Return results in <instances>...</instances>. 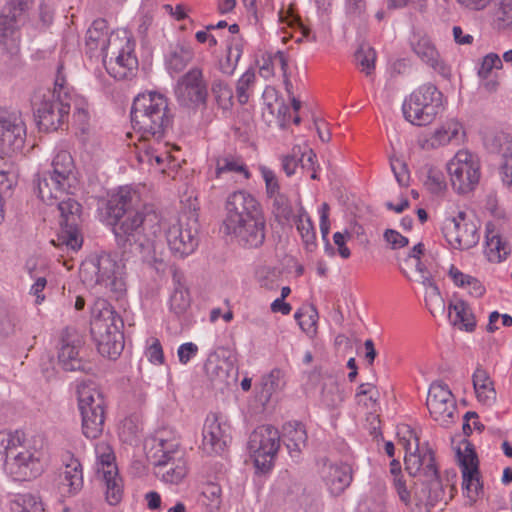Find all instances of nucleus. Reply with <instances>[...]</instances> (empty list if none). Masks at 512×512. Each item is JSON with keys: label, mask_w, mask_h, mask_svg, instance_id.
I'll use <instances>...</instances> for the list:
<instances>
[{"label": "nucleus", "mask_w": 512, "mask_h": 512, "mask_svg": "<svg viewBox=\"0 0 512 512\" xmlns=\"http://www.w3.org/2000/svg\"><path fill=\"white\" fill-rule=\"evenodd\" d=\"M131 121L134 132L127 133V137L137 138L133 145L138 162L147 164L154 172L170 175L179 162L172 155L178 148L162 140L170 123L166 96L155 91L138 94L133 101Z\"/></svg>", "instance_id": "f257e3e1"}, {"label": "nucleus", "mask_w": 512, "mask_h": 512, "mask_svg": "<svg viewBox=\"0 0 512 512\" xmlns=\"http://www.w3.org/2000/svg\"><path fill=\"white\" fill-rule=\"evenodd\" d=\"M86 47L91 53L100 52L110 76L117 80L130 79L138 70L135 41L127 29L109 33L104 19L95 20L86 33Z\"/></svg>", "instance_id": "f03ea898"}, {"label": "nucleus", "mask_w": 512, "mask_h": 512, "mask_svg": "<svg viewBox=\"0 0 512 512\" xmlns=\"http://www.w3.org/2000/svg\"><path fill=\"white\" fill-rule=\"evenodd\" d=\"M222 229L243 247H260L265 240L266 220L257 199L244 190L230 193L225 201Z\"/></svg>", "instance_id": "7ed1b4c3"}, {"label": "nucleus", "mask_w": 512, "mask_h": 512, "mask_svg": "<svg viewBox=\"0 0 512 512\" xmlns=\"http://www.w3.org/2000/svg\"><path fill=\"white\" fill-rule=\"evenodd\" d=\"M5 459L4 473L14 481H30L45 470L47 451L41 439L22 442L18 435L6 434L1 437Z\"/></svg>", "instance_id": "20e7f679"}, {"label": "nucleus", "mask_w": 512, "mask_h": 512, "mask_svg": "<svg viewBox=\"0 0 512 512\" xmlns=\"http://www.w3.org/2000/svg\"><path fill=\"white\" fill-rule=\"evenodd\" d=\"M79 277L86 287L115 299L127 289L125 265L109 253L88 256L80 265Z\"/></svg>", "instance_id": "39448f33"}, {"label": "nucleus", "mask_w": 512, "mask_h": 512, "mask_svg": "<svg viewBox=\"0 0 512 512\" xmlns=\"http://www.w3.org/2000/svg\"><path fill=\"white\" fill-rule=\"evenodd\" d=\"M113 231L117 238L139 246L145 257L157 261L158 248H161V217L153 206L143 205L119 221Z\"/></svg>", "instance_id": "423d86ee"}, {"label": "nucleus", "mask_w": 512, "mask_h": 512, "mask_svg": "<svg viewBox=\"0 0 512 512\" xmlns=\"http://www.w3.org/2000/svg\"><path fill=\"white\" fill-rule=\"evenodd\" d=\"M443 93L432 83H425L414 89L402 104L404 118L413 125L431 124L446 106Z\"/></svg>", "instance_id": "0eeeda50"}, {"label": "nucleus", "mask_w": 512, "mask_h": 512, "mask_svg": "<svg viewBox=\"0 0 512 512\" xmlns=\"http://www.w3.org/2000/svg\"><path fill=\"white\" fill-rule=\"evenodd\" d=\"M442 232L449 245L458 250L470 249L480 239L478 225L467 215L464 205L452 199L444 206Z\"/></svg>", "instance_id": "6e6552de"}, {"label": "nucleus", "mask_w": 512, "mask_h": 512, "mask_svg": "<svg viewBox=\"0 0 512 512\" xmlns=\"http://www.w3.org/2000/svg\"><path fill=\"white\" fill-rule=\"evenodd\" d=\"M162 232L171 254L176 258L188 257L198 247L199 224L191 214L184 213L169 219L161 218Z\"/></svg>", "instance_id": "1a4fd4ad"}, {"label": "nucleus", "mask_w": 512, "mask_h": 512, "mask_svg": "<svg viewBox=\"0 0 512 512\" xmlns=\"http://www.w3.org/2000/svg\"><path fill=\"white\" fill-rule=\"evenodd\" d=\"M32 107L37 126L41 131H57L68 121L70 104L56 96V90H37L32 97Z\"/></svg>", "instance_id": "9d476101"}, {"label": "nucleus", "mask_w": 512, "mask_h": 512, "mask_svg": "<svg viewBox=\"0 0 512 512\" xmlns=\"http://www.w3.org/2000/svg\"><path fill=\"white\" fill-rule=\"evenodd\" d=\"M157 451L154 454L156 475L165 483L178 484L187 475V462L179 449L177 438L158 437Z\"/></svg>", "instance_id": "9b49d317"}, {"label": "nucleus", "mask_w": 512, "mask_h": 512, "mask_svg": "<svg viewBox=\"0 0 512 512\" xmlns=\"http://www.w3.org/2000/svg\"><path fill=\"white\" fill-rule=\"evenodd\" d=\"M446 170L450 184L457 194L472 192L481 178L480 159L468 149L458 150L447 162Z\"/></svg>", "instance_id": "f8f14e48"}, {"label": "nucleus", "mask_w": 512, "mask_h": 512, "mask_svg": "<svg viewBox=\"0 0 512 512\" xmlns=\"http://www.w3.org/2000/svg\"><path fill=\"white\" fill-rule=\"evenodd\" d=\"M119 323V316L108 306L91 323V331L97 339L99 352L111 359H116L124 348V336Z\"/></svg>", "instance_id": "ddd939ff"}, {"label": "nucleus", "mask_w": 512, "mask_h": 512, "mask_svg": "<svg viewBox=\"0 0 512 512\" xmlns=\"http://www.w3.org/2000/svg\"><path fill=\"white\" fill-rule=\"evenodd\" d=\"M77 394L83 433L87 438L95 439L104 426L103 396L94 384L84 382L78 385Z\"/></svg>", "instance_id": "4468645a"}, {"label": "nucleus", "mask_w": 512, "mask_h": 512, "mask_svg": "<svg viewBox=\"0 0 512 512\" xmlns=\"http://www.w3.org/2000/svg\"><path fill=\"white\" fill-rule=\"evenodd\" d=\"M280 447L279 431L270 426L257 427L250 435L248 450L257 470L269 471Z\"/></svg>", "instance_id": "2eb2a0df"}, {"label": "nucleus", "mask_w": 512, "mask_h": 512, "mask_svg": "<svg viewBox=\"0 0 512 512\" xmlns=\"http://www.w3.org/2000/svg\"><path fill=\"white\" fill-rule=\"evenodd\" d=\"M424 245L416 244L400 266L402 274L409 280L418 282L425 287V301L429 306H443V299L430 273L421 262Z\"/></svg>", "instance_id": "dca6fc26"}, {"label": "nucleus", "mask_w": 512, "mask_h": 512, "mask_svg": "<svg viewBox=\"0 0 512 512\" xmlns=\"http://www.w3.org/2000/svg\"><path fill=\"white\" fill-rule=\"evenodd\" d=\"M61 214V228L56 239L51 240L54 246H65L72 251H78L83 244V238L78 229L81 205L69 195L55 202Z\"/></svg>", "instance_id": "f3484780"}, {"label": "nucleus", "mask_w": 512, "mask_h": 512, "mask_svg": "<svg viewBox=\"0 0 512 512\" xmlns=\"http://www.w3.org/2000/svg\"><path fill=\"white\" fill-rule=\"evenodd\" d=\"M231 440V426L225 416L209 413L202 429V450L209 455L221 454Z\"/></svg>", "instance_id": "a211bd4d"}, {"label": "nucleus", "mask_w": 512, "mask_h": 512, "mask_svg": "<svg viewBox=\"0 0 512 512\" xmlns=\"http://www.w3.org/2000/svg\"><path fill=\"white\" fill-rule=\"evenodd\" d=\"M426 405L430 416L440 425H448L454 421L456 402L448 385L433 382L429 387Z\"/></svg>", "instance_id": "6ab92c4d"}, {"label": "nucleus", "mask_w": 512, "mask_h": 512, "mask_svg": "<svg viewBox=\"0 0 512 512\" xmlns=\"http://www.w3.org/2000/svg\"><path fill=\"white\" fill-rule=\"evenodd\" d=\"M28 9L27 0H10L0 14V44L5 47L17 46L18 28L25 20Z\"/></svg>", "instance_id": "aec40b11"}, {"label": "nucleus", "mask_w": 512, "mask_h": 512, "mask_svg": "<svg viewBox=\"0 0 512 512\" xmlns=\"http://www.w3.org/2000/svg\"><path fill=\"white\" fill-rule=\"evenodd\" d=\"M24 123L17 112L0 109V151L11 155L24 144Z\"/></svg>", "instance_id": "412c9836"}, {"label": "nucleus", "mask_w": 512, "mask_h": 512, "mask_svg": "<svg viewBox=\"0 0 512 512\" xmlns=\"http://www.w3.org/2000/svg\"><path fill=\"white\" fill-rule=\"evenodd\" d=\"M207 95L203 71L198 67L191 68L178 81L176 96L186 106L205 104Z\"/></svg>", "instance_id": "4be33fe9"}, {"label": "nucleus", "mask_w": 512, "mask_h": 512, "mask_svg": "<svg viewBox=\"0 0 512 512\" xmlns=\"http://www.w3.org/2000/svg\"><path fill=\"white\" fill-rule=\"evenodd\" d=\"M462 472V487L466 496L475 501L481 490L479 462L477 455L470 443H465L463 449L458 451Z\"/></svg>", "instance_id": "5701e85b"}, {"label": "nucleus", "mask_w": 512, "mask_h": 512, "mask_svg": "<svg viewBox=\"0 0 512 512\" xmlns=\"http://www.w3.org/2000/svg\"><path fill=\"white\" fill-rule=\"evenodd\" d=\"M140 208V196L131 187H120L113 193L106 204V219L108 225H116L129 212Z\"/></svg>", "instance_id": "b1692460"}, {"label": "nucleus", "mask_w": 512, "mask_h": 512, "mask_svg": "<svg viewBox=\"0 0 512 512\" xmlns=\"http://www.w3.org/2000/svg\"><path fill=\"white\" fill-rule=\"evenodd\" d=\"M466 140V130L457 118H448L438 125L426 139L428 148H440L448 145L459 146Z\"/></svg>", "instance_id": "393cba45"}, {"label": "nucleus", "mask_w": 512, "mask_h": 512, "mask_svg": "<svg viewBox=\"0 0 512 512\" xmlns=\"http://www.w3.org/2000/svg\"><path fill=\"white\" fill-rule=\"evenodd\" d=\"M83 340L75 332L66 329L61 337L58 351V363L66 371L84 369V361L80 356Z\"/></svg>", "instance_id": "a878e982"}, {"label": "nucleus", "mask_w": 512, "mask_h": 512, "mask_svg": "<svg viewBox=\"0 0 512 512\" xmlns=\"http://www.w3.org/2000/svg\"><path fill=\"white\" fill-rule=\"evenodd\" d=\"M63 470L60 474L59 489L63 496L77 494L83 487V468L79 459L67 452L62 457Z\"/></svg>", "instance_id": "bb28decb"}, {"label": "nucleus", "mask_w": 512, "mask_h": 512, "mask_svg": "<svg viewBox=\"0 0 512 512\" xmlns=\"http://www.w3.org/2000/svg\"><path fill=\"white\" fill-rule=\"evenodd\" d=\"M511 252L509 243L502 237L499 221H489L485 228L484 255L489 262L500 263Z\"/></svg>", "instance_id": "cd10ccee"}, {"label": "nucleus", "mask_w": 512, "mask_h": 512, "mask_svg": "<svg viewBox=\"0 0 512 512\" xmlns=\"http://www.w3.org/2000/svg\"><path fill=\"white\" fill-rule=\"evenodd\" d=\"M37 188L40 199L48 205H53L63 197L74 194L76 186L44 172L39 176Z\"/></svg>", "instance_id": "c85d7f7f"}, {"label": "nucleus", "mask_w": 512, "mask_h": 512, "mask_svg": "<svg viewBox=\"0 0 512 512\" xmlns=\"http://www.w3.org/2000/svg\"><path fill=\"white\" fill-rule=\"evenodd\" d=\"M251 173L244 160L233 154H224L215 158V178H231L235 182L249 180Z\"/></svg>", "instance_id": "c756f323"}, {"label": "nucleus", "mask_w": 512, "mask_h": 512, "mask_svg": "<svg viewBox=\"0 0 512 512\" xmlns=\"http://www.w3.org/2000/svg\"><path fill=\"white\" fill-rule=\"evenodd\" d=\"M321 477L331 495L338 496L352 482V469L348 464H324Z\"/></svg>", "instance_id": "7c9ffc66"}, {"label": "nucleus", "mask_w": 512, "mask_h": 512, "mask_svg": "<svg viewBox=\"0 0 512 512\" xmlns=\"http://www.w3.org/2000/svg\"><path fill=\"white\" fill-rule=\"evenodd\" d=\"M449 323L460 331L472 333L476 330L477 319L472 307L463 299H454L448 305Z\"/></svg>", "instance_id": "2f4dec72"}, {"label": "nucleus", "mask_w": 512, "mask_h": 512, "mask_svg": "<svg viewBox=\"0 0 512 512\" xmlns=\"http://www.w3.org/2000/svg\"><path fill=\"white\" fill-rule=\"evenodd\" d=\"M404 461L406 470L412 476L436 474L433 453L427 448L419 446L418 450L405 452Z\"/></svg>", "instance_id": "473e14b6"}, {"label": "nucleus", "mask_w": 512, "mask_h": 512, "mask_svg": "<svg viewBox=\"0 0 512 512\" xmlns=\"http://www.w3.org/2000/svg\"><path fill=\"white\" fill-rule=\"evenodd\" d=\"M472 382L477 401L486 407L493 406L497 400V392L489 373L485 369L477 367L473 372Z\"/></svg>", "instance_id": "72a5a7b5"}, {"label": "nucleus", "mask_w": 512, "mask_h": 512, "mask_svg": "<svg viewBox=\"0 0 512 512\" xmlns=\"http://www.w3.org/2000/svg\"><path fill=\"white\" fill-rule=\"evenodd\" d=\"M26 267L30 278L34 280L29 293L35 297V304L41 305L45 301L43 291L47 285V276L50 272L49 265L43 259H35L29 260Z\"/></svg>", "instance_id": "f704fd0d"}, {"label": "nucleus", "mask_w": 512, "mask_h": 512, "mask_svg": "<svg viewBox=\"0 0 512 512\" xmlns=\"http://www.w3.org/2000/svg\"><path fill=\"white\" fill-rule=\"evenodd\" d=\"M263 102L268 113L276 117L279 125L284 127L291 118V108L279 97L278 91L271 86H267L263 91Z\"/></svg>", "instance_id": "c9c22d12"}, {"label": "nucleus", "mask_w": 512, "mask_h": 512, "mask_svg": "<svg viewBox=\"0 0 512 512\" xmlns=\"http://www.w3.org/2000/svg\"><path fill=\"white\" fill-rule=\"evenodd\" d=\"M259 73L268 79L277 74L287 77L288 62L287 57L282 51L265 52L259 60Z\"/></svg>", "instance_id": "e433bc0d"}, {"label": "nucleus", "mask_w": 512, "mask_h": 512, "mask_svg": "<svg viewBox=\"0 0 512 512\" xmlns=\"http://www.w3.org/2000/svg\"><path fill=\"white\" fill-rule=\"evenodd\" d=\"M447 274L456 287L464 289L470 296L474 298H480L486 292L484 284L478 278L463 273L453 264L449 266Z\"/></svg>", "instance_id": "4c0bfd02"}, {"label": "nucleus", "mask_w": 512, "mask_h": 512, "mask_svg": "<svg viewBox=\"0 0 512 512\" xmlns=\"http://www.w3.org/2000/svg\"><path fill=\"white\" fill-rule=\"evenodd\" d=\"M283 441L291 457H297L307 441L304 425L298 422H289L283 426Z\"/></svg>", "instance_id": "58836bf2"}, {"label": "nucleus", "mask_w": 512, "mask_h": 512, "mask_svg": "<svg viewBox=\"0 0 512 512\" xmlns=\"http://www.w3.org/2000/svg\"><path fill=\"white\" fill-rule=\"evenodd\" d=\"M52 169L47 173L57 177L58 179L70 183L74 186L77 180L74 176V161L71 154L67 151H59L52 160Z\"/></svg>", "instance_id": "ea45409f"}, {"label": "nucleus", "mask_w": 512, "mask_h": 512, "mask_svg": "<svg viewBox=\"0 0 512 512\" xmlns=\"http://www.w3.org/2000/svg\"><path fill=\"white\" fill-rule=\"evenodd\" d=\"M18 181V169L13 161L0 156V200L9 194ZM4 220L2 206L0 207V224Z\"/></svg>", "instance_id": "a19ab883"}, {"label": "nucleus", "mask_w": 512, "mask_h": 512, "mask_svg": "<svg viewBox=\"0 0 512 512\" xmlns=\"http://www.w3.org/2000/svg\"><path fill=\"white\" fill-rule=\"evenodd\" d=\"M103 482V489L106 502L111 506L118 505L124 495V484L118 471H107L106 474L99 476Z\"/></svg>", "instance_id": "79ce46f5"}, {"label": "nucleus", "mask_w": 512, "mask_h": 512, "mask_svg": "<svg viewBox=\"0 0 512 512\" xmlns=\"http://www.w3.org/2000/svg\"><path fill=\"white\" fill-rule=\"evenodd\" d=\"M413 51L427 65L433 69L442 67L440 55L429 37L420 36L412 42Z\"/></svg>", "instance_id": "37998d69"}, {"label": "nucleus", "mask_w": 512, "mask_h": 512, "mask_svg": "<svg viewBox=\"0 0 512 512\" xmlns=\"http://www.w3.org/2000/svg\"><path fill=\"white\" fill-rule=\"evenodd\" d=\"M295 225L306 249L312 250L316 246V231L311 217L302 206L297 210Z\"/></svg>", "instance_id": "c03bdc74"}, {"label": "nucleus", "mask_w": 512, "mask_h": 512, "mask_svg": "<svg viewBox=\"0 0 512 512\" xmlns=\"http://www.w3.org/2000/svg\"><path fill=\"white\" fill-rule=\"evenodd\" d=\"M343 391L339 384L332 378H328L323 382L320 403L326 409L332 410L341 406L344 401Z\"/></svg>", "instance_id": "a18cd8bd"}, {"label": "nucleus", "mask_w": 512, "mask_h": 512, "mask_svg": "<svg viewBox=\"0 0 512 512\" xmlns=\"http://www.w3.org/2000/svg\"><path fill=\"white\" fill-rule=\"evenodd\" d=\"M193 58L194 51L191 47L176 46L166 58L167 69L170 73H179L186 68Z\"/></svg>", "instance_id": "49530a36"}, {"label": "nucleus", "mask_w": 512, "mask_h": 512, "mask_svg": "<svg viewBox=\"0 0 512 512\" xmlns=\"http://www.w3.org/2000/svg\"><path fill=\"white\" fill-rule=\"evenodd\" d=\"M96 453V472L98 476L106 474L107 471L111 470L118 471V467L115 463V455L112 447L106 442H99L95 446Z\"/></svg>", "instance_id": "de8ad7c7"}, {"label": "nucleus", "mask_w": 512, "mask_h": 512, "mask_svg": "<svg viewBox=\"0 0 512 512\" xmlns=\"http://www.w3.org/2000/svg\"><path fill=\"white\" fill-rule=\"evenodd\" d=\"M11 512H45L39 497L31 493H18L10 501Z\"/></svg>", "instance_id": "09e8293b"}, {"label": "nucleus", "mask_w": 512, "mask_h": 512, "mask_svg": "<svg viewBox=\"0 0 512 512\" xmlns=\"http://www.w3.org/2000/svg\"><path fill=\"white\" fill-rule=\"evenodd\" d=\"M191 306V296L188 288L181 282L175 284L174 290L169 298V309L176 316L184 315Z\"/></svg>", "instance_id": "8fccbe9b"}, {"label": "nucleus", "mask_w": 512, "mask_h": 512, "mask_svg": "<svg viewBox=\"0 0 512 512\" xmlns=\"http://www.w3.org/2000/svg\"><path fill=\"white\" fill-rule=\"evenodd\" d=\"M283 387V373L280 369H273L263 376L260 383L259 399L267 403L272 395Z\"/></svg>", "instance_id": "3c124183"}, {"label": "nucleus", "mask_w": 512, "mask_h": 512, "mask_svg": "<svg viewBox=\"0 0 512 512\" xmlns=\"http://www.w3.org/2000/svg\"><path fill=\"white\" fill-rule=\"evenodd\" d=\"M206 512H218L222 505V489L219 484L208 482L203 485L199 498Z\"/></svg>", "instance_id": "603ef678"}, {"label": "nucleus", "mask_w": 512, "mask_h": 512, "mask_svg": "<svg viewBox=\"0 0 512 512\" xmlns=\"http://www.w3.org/2000/svg\"><path fill=\"white\" fill-rule=\"evenodd\" d=\"M243 53L242 40L233 36L227 48L225 63H220V69L225 74H232Z\"/></svg>", "instance_id": "864d4df0"}, {"label": "nucleus", "mask_w": 512, "mask_h": 512, "mask_svg": "<svg viewBox=\"0 0 512 512\" xmlns=\"http://www.w3.org/2000/svg\"><path fill=\"white\" fill-rule=\"evenodd\" d=\"M424 186L431 194L436 196L443 195L448 189L444 173L434 167L427 170Z\"/></svg>", "instance_id": "5fc2aeb1"}, {"label": "nucleus", "mask_w": 512, "mask_h": 512, "mask_svg": "<svg viewBox=\"0 0 512 512\" xmlns=\"http://www.w3.org/2000/svg\"><path fill=\"white\" fill-rule=\"evenodd\" d=\"M300 328L310 338L317 334L318 313L313 307L306 310H299L294 315Z\"/></svg>", "instance_id": "6e6d98bb"}, {"label": "nucleus", "mask_w": 512, "mask_h": 512, "mask_svg": "<svg viewBox=\"0 0 512 512\" xmlns=\"http://www.w3.org/2000/svg\"><path fill=\"white\" fill-rule=\"evenodd\" d=\"M298 152V163L303 170L310 173V178L316 180L318 178V168L316 154L308 146H296Z\"/></svg>", "instance_id": "4d7b16f0"}, {"label": "nucleus", "mask_w": 512, "mask_h": 512, "mask_svg": "<svg viewBox=\"0 0 512 512\" xmlns=\"http://www.w3.org/2000/svg\"><path fill=\"white\" fill-rule=\"evenodd\" d=\"M259 170L265 182L268 197L274 199L277 204L283 203L284 198L280 194V185L274 171L266 166H260Z\"/></svg>", "instance_id": "13d9d810"}, {"label": "nucleus", "mask_w": 512, "mask_h": 512, "mask_svg": "<svg viewBox=\"0 0 512 512\" xmlns=\"http://www.w3.org/2000/svg\"><path fill=\"white\" fill-rule=\"evenodd\" d=\"M358 404L368 409L375 410L379 398V392L375 385L371 383H362L357 388L355 394Z\"/></svg>", "instance_id": "bf43d9fd"}, {"label": "nucleus", "mask_w": 512, "mask_h": 512, "mask_svg": "<svg viewBox=\"0 0 512 512\" xmlns=\"http://www.w3.org/2000/svg\"><path fill=\"white\" fill-rule=\"evenodd\" d=\"M212 93L219 107L227 110L233 104V92L231 87L223 80H214L211 87Z\"/></svg>", "instance_id": "052dcab7"}, {"label": "nucleus", "mask_w": 512, "mask_h": 512, "mask_svg": "<svg viewBox=\"0 0 512 512\" xmlns=\"http://www.w3.org/2000/svg\"><path fill=\"white\" fill-rule=\"evenodd\" d=\"M398 442L405 452L418 450L419 438L416 431L407 424L397 426Z\"/></svg>", "instance_id": "680f3d73"}, {"label": "nucleus", "mask_w": 512, "mask_h": 512, "mask_svg": "<svg viewBox=\"0 0 512 512\" xmlns=\"http://www.w3.org/2000/svg\"><path fill=\"white\" fill-rule=\"evenodd\" d=\"M356 62L367 76H370L375 68L376 52L369 46H361L355 54Z\"/></svg>", "instance_id": "e2e57ef3"}, {"label": "nucleus", "mask_w": 512, "mask_h": 512, "mask_svg": "<svg viewBox=\"0 0 512 512\" xmlns=\"http://www.w3.org/2000/svg\"><path fill=\"white\" fill-rule=\"evenodd\" d=\"M256 80L254 70L248 69L239 78L236 86V96L240 104H246L250 97V90L252 89Z\"/></svg>", "instance_id": "0e129e2a"}, {"label": "nucleus", "mask_w": 512, "mask_h": 512, "mask_svg": "<svg viewBox=\"0 0 512 512\" xmlns=\"http://www.w3.org/2000/svg\"><path fill=\"white\" fill-rule=\"evenodd\" d=\"M495 25L499 30L512 28V0H500L495 12Z\"/></svg>", "instance_id": "69168bd1"}, {"label": "nucleus", "mask_w": 512, "mask_h": 512, "mask_svg": "<svg viewBox=\"0 0 512 512\" xmlns=\"http://www.w3.org/2000/svg\"><path fill=\"white\" fill-rule=\"evenodd\" d=\"M279 21L287 23L288 26L300 30L302 35L306 38H310V29L301 23L299 17L295 15L291 4L288 5L287 9L282 7L278 13Z\"/></svg>", "instance_id": "338daca9"}, {"label": "nucleus", "mask_w": 512, "mask_h": 512, "mask_svg": "<svg viewBox=\"0 0 512 512\" xmlns=\"http://www.w3.org/2000/svg\"><path fill=\"white\" fill-rule=\"evenodd\" d=\"M500 173L503 185L512 193V146H508L502 154Z\"/></svg>", "instance_id": "774afa93"}]
</instances>
